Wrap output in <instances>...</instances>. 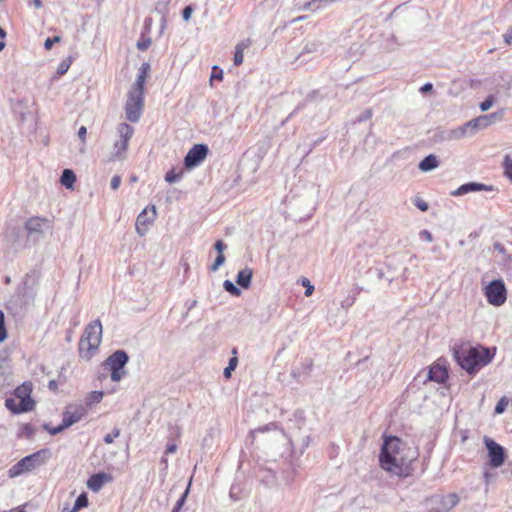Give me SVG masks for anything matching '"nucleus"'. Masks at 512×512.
<instances>
[{"mask_svg": "<svg viewBox=\"0 0 512 512\" xmlns=\"http://www.w3.org/2000/svg\"><path fill=\"white\" fill-rule=\"evenodd\" d=\"M418 458L416 449L397 436H384L379 454V466L386 472L409 477L414 470L413 462Z\"/></svg>", "mask_w": 512, "mask_h": 512, "instance_id": "nucleus-1", "label": "nucleus"}, {"mask_svg": "<svg viewBox=\"0 0 512 512\" xmlns=\"http://www.w3.org/2000/svg\"><path fill=\"white\" fill-rule=\"evenodd\" d=\"M453 356L463 370L473 375L493 360L495 350L492 351L482 345L462 343L453 348Z\"/></svg>", "mask_w": 512, "mask_h": 512, "instance_id": "nucleus-2", "label": "nucleus"}, {"mask_svg": "<svg viewBox=\"0 0 512 512\" xmlns=\"http://www.w3.org/2000/svg\"><path fill=\"white\" fill-rule=\"evenodd\" d=\"M102 340V324L99 319L90 322L79 340V355L90 360L97 352Z\"/></svg>", "mask_w": 512, "mask_h": 512, "instance_id": "nucleus-3", "label": "nucleus"}, {"mask_svg": "<svg viewBox=\"0 0 512 512\" xmlns=\"http://www.w3.org/2000/svg\"><path fill=\"white\" fill-rule=\"evenodd\" d=\"M33 385L27 381L15 388L13 397L5 400V407L13 414H21L34 410L35 401L31 397Z\"/></svg>", "mask_w": 512, "mask_h": 512, "instance_id": "nucleus-4", "label": "nucleus"}, {"mask_svg": "<svg viewBox=\"0 0 512 512\" xmlns=\"http://www.w3.org/2000/svg\"><path fill=\"white\" fill-rule=\"evenodd\" d=\"M51 452L49 449H40L37 452L30 454L16 464H14L8 471V475L11 478L17 477L23 473L31 472L41 465L45 464L50 458Z\"/></svg>", "mask_w": 512, "mask_h": 512, "instance_id": "nucleus-5", "label": "nucleus"}, {"mask_svg": "<svg viewBox=\"0 0 512 512\" xmlns=\"http://www.w3.org/2000/svg\"><path fill=\"white\" fill-rule=\"evenodd\" d=\"M145 105L144 90L130 87L124 105L126 119L132 123L140 120Z\"/></svg>", "mask_w": 512, "mask_h": 512, "instance_id": "nucleus-6", "label": "nucleus"}, {"mask_svg": "<svg viewBox=\"0 0 512 512\" xmlns=\"http://www.w3.org/2000/svg\"><path fill=\"white\" fill-rule=\"evenodd\" d=\"M128 362V355L123 350H118L110 355L104 362V366L111 371V380L120 381L126 374L124 367Z\"/></svg>", "mask_w": 512, "mask_h": 512, "instance_id": "nucleus-7", "label": "nucleus"}, {"mask_svg": "<svg viewBox=\"0 0 512 512\" xmlns=\"http://www.w3.org/2000/svg\"><path fill=\"white\" fill-rule=\"evenodd\" d=\"M484 295L487 302L495 307L502 306L507 300V289L501 279L491 281L484 288Z\"/></svg>", "mask_w": 512, "mask_h": 512, "instance_id": "nucleus-8", "label": "nucleus"}, {"mask_svg": "<svg viewBox=\"0 0 512 512\" xmlns=\"http://www.w3.org/2000/svg\"><path fill=\"white\" fill-rule=\"evenodd\" d=\"M117 133L120 140L114 144V156L117 159H123L128 150L129 141L134 134V128L127 123H120L117 126Z\"/></svg>", "mask_w": 512, "mask_h": 512, "instance_id": "nucleus-9", "label": "nucleus"}, {"mask_svg": "<svg viewBox=\"0 0 512 512\" xmlns=\"http://www.w3.org/2000/svg\"><path fill=\"white\" fill-rule=\"evenodd\" d=\"M449 378V371L445 359H438L432 363L428 371V380L438 384H444Z\"/></svg>", "mask_w": 512, "mask_h": 512, "instance_id": "nucleus-10", "label": "nucleus"}, {"mask_svg": "<svg viewBox=\"0 0 512 512\" xmlns=\"http://www.w3.org/2000/svg\"><path fill=\"white\" fill-rule=\"evenodd\" d=\"M208 147L205 144H195L184 159L186 168L198 166L207 157Z\"/></svg>", "mask_w": 512, "mask_h": 512, "instance_id": "nucleus-11", "label": "nucleus"}, {"mask_svg": "<svg viewBox=\"0 0 512 512\" xmlns=\"http://www.w3.org/2000/svg\"><path fill=\"white\" fill-rule=\"evenodd\" d=\"M156 208L154 205L146 207L137 217L136 231L143 236L147 233L149 226L155 221Z\"/></svg>", "mask_w": 512, "mask_h": 512, "instance_id": "nucleus-12", "label": "nucleus"}, {"mask_svg": "<svg viewBox=\"0 0 512 512\" xmlns=\"http://www.w3.org/2000/svg\"><path fill=\"white\" fill-rule=\"evenodd\" d=\"M485 445L488 449L490 465L495 468L502 466L505 461L504 448L492 439L485 440Z\"/></svg>", "mask_w": 512, "mask_h": 512, "instance_id": "nucleus-13", "label": "nucleus"}, {"mask_svg": "<svg viewBox=\"0 0 512 512\" xmlns=\"http://www.w3.org/2000/svg\"><path fill=\"white\" fill-rule=\"evenodd\" d=\"M87 414V409L83 405H69L63 413L64 426L67 428L80 421Z\"/></svg>", "mask_w": 512, "mask_h": 512, "instance_id": "nucleus-14", "label": "nucleus"}, {"mask_svg": "<svg viewBox=\"0 0 512 512\" xmlns=\"http://www.w3.org/2000/svg\"><path fill=\"white\" fill-rule=\"evenodd\" d=\"M459 496L456 493H450L446 496H441L438 499L437 507L435 508L436 512H449L451 511L458 503Z\"/></svg>", "mask_w": 512, "mask_h": 512, "instance_id": "nucleus-15", "label": "nucleus"}, {"mask_svg": "<svg viewBox=\"0 0 512 512\" xmlns=\"http://www.w3.org/2000/svg\"><path fill=\"white\" fill-rule=\"evenodd\" d=\"M112 476L106 473H96L89 477L87 487L93 492H98L104 484L111 482Z\"/></svg>", "mask_w": 512, "mask_h": 512, "instance_id": "nucleus-16", "label": "nucleus"}, {"mask_svg": "<svg viewBox=\"0 0 512 512\" xmlns=\"http://www.w3.org/2000/svg\"><path fill=\"white\" fill-rule=\"evenodd\" d=\"M49 220L45 217H31L25 223V229L29 234L42 233Z\"/></svg>", "mask_w": 512, "mask_h": 512, "instance_id": "nucleus-17", "label": "nucleus"}, {"mask_svg": "<svg viewBox=\"0 0 512 512\" xmlns=\"http://www.w3.org/2000/svg\"><path fill=\"white\" fill-rule=\"evenodd\" d=\"M150 70H151L150 64L147 62L143 63L139 68V72H138L136 81L131 87L137 88L140 90H144V86H145L147 78L149 77Z\"/></svg>", "mask_w": 512, "mask_h": 512, "instance_id": "nucleus-18", "label": "nucleus"}, {"mask_svg": "<svg viewBox=\"0 0 512 512\" xmlns=\"http://www.w3.org/2000/svg\"><path fill=\"white\" fill-rule=\"evenodd\" d=\"M251 45V40L246 39L238 43L235 47V53H234V65L240 66L243 63L244 60V50L248 48Z\"/></svg>", "mask_w": 512, "mask_h": 512, "instance_id": "nucleus-19", "label": "nucleus"}, {"mask_svg": "<svg viewBox=\"0 0 512 512\" xmlns=\"http://www.w3.org/2000/svg\"><path fill=\"white\" fill-rule=\"evenodd\" d=\"M485 189H486V186L484 184H481V183H467V184H464V185L460 186L456 191H453L452 195L458 196V195L466 194L468 192L482 191V190H485Z\"/></svg>", "mask_w": 512, "mask_h": 512, "instance_id": "nucleus-20", "label": "nucleus"}, {"mask_svg": "<svg viewBox=\"0 0 512 512\" xmlns=\"http://www.w3.org/2000/svg\"><path fill=\"white\" fill-rule=\"evenodd\" d=\"M253 272L250 268H244L238 272L236 282L243 288H248L251 284Z\"/></svg>", "mask_w": 512, "mask_h": 512, "instance_id": "nucleus-21", "label": "nucleus"}, {"mask_svg": "<svg viewBox=\"0 0 512 512\" xmlns=\"http://www.w3.org/2000/svg\"><path fill=\"white\" fill-rule=\"evenodd\" d=\"M495 114L490 115H483L478 118H475L471 121H469L466 126L472 127V128H478V127H487L492 123V119L495 118Z\"/></svg>", "mask_w": 512, "mask_h": 512, "instance_id": "nucleus-22", "label": "nucleus"}, {"mask_svg": "<svg viewBox=\"0 0 512 512\" xmlns=\"http://www.w3.org/2000/svg\"><path fill=\"white\" fill-rule=\"evenodd\" d=\"M60 182L63 186H65L68 189H72L75 182H76V175L75 173L70 169H65L62 173V176L60 178Z\"/></svg>", "mask_w": 512, "mask_h": 512, "instance_id": "nucleus-23", "label": "nucleus"}, {"mask_svg": "<svg viewBox=\"0 0 512 512\" xmlns=\"http://www.w3.org/2000/svg\"><path fill=\"white\" fill-rule=\"evenodd\" d=\"M439 162L434 155H428L425 157L419 164V168L422 171H430L436 167H438Z\"/></svg>", "mask_w": 512, "mask_h": 512, "instance_id": "nucleus-24", "label": "nucleus"}, {"mask_svg": "<svg viewBox=\"0 0 512 512\" xmlns=\"http://www.w3.org/2000/svg\"><path fill=\"white\" fill-rule=\"evenodd\" d=\"M88 503L89 502L86 493H82L76 499L73 508L71 510L65 508L63 509V512H78L80 509L87 507Z\"/></svg>", "mask_w": 512, "mask_h": 512, "instance_id": "nucleus-25", "label": "nucleus"}, {"mask_svg": "<svg viewBox=\"0 0 512 512\" xmlns=\"http://www.w3.org/2000/svg\"><path fill=\"white\" fill-rule=\"evenodd\" d=\"M35 433L34 427L30 423L22 424L19 427L17 437L30 439Z\"/></svg>", "mask_w": 512, "mask_h": 512, "instance_id": "nucleus-26", "label": "nucleus"}, {"mask_svg": "<svg viewBox=\"0 0 512 512\" xmlns=\"http://www.w3.org/2000/svg\"><path fill=\"white\" fill-rule=\"evenodd\" d=\"M71 64H72V57H67V58L63 59L57 67V75L63 76L64 74H66L67 71L69 70Z\"/></svg>", "mask_w": 512, "mask_h": 512, "instance_id": "nucleus-27", "label": "nucleus"}, {"mask_svg": "<svg viewBox=\"0 0 512 512\" xmlns=\"http://www.w3.org/2000/svg\"><path fill=\"white\" fill-rule=\"evenodd\" d=\"M504 174L512 180V158L509 155L504 157Z\"/></svg>", "mask_w": 512, "mask_h": 512, "instance_id": "nucleus-28", "label": "nucleus"}, {"mask_svg": "<svg viewBox=\"0 0 512 512\" xmlns=\"http://www.w3.org/2000/svg\"><path fill=\"white\" fill-rule=\"evenodd\" d=\"M7 339V330L5 327V316L2 310H0V342Z\"/></svg>", "mask_w": 512, "mask_h": 512, "instance_id": "nucleus-29", "label": "nucleus"}, {"mask_svg": "<svg viewBox=\"0 0 512 512\" xmlns=\"http://www.w3.org/2000/svg\"><path fill=\"white\" fill-rule=\"evenodd\" d=\"M508 404H509V399H508L507 397H505V396H504V397H502V398L498 401V403L496 404V406H495V413H496V414H502V413L506 410V408H507Z\"/></svg>", "mask_w": 512, "mask_h": 512, "instance_id": "nucleus-30", "label": "nucleus"}, {"mask_svg": "<svg viewBox=\"0 0 512 512\" xmlns=\"http://www.w3.org/2000/svg\"><path fill=\"white\" fill-rule=\"evenodd\" d=\"M223 79V71L218 66L212 67V73L210 77V82L212 83L214 80L222 81Z\"/></svg>", "mask_w": 512, "mask_h": 512, "instance_id": "nucleus-31", "label": "nucleus"}, {"mask_svg": "<svg viewBox=\"0 0 512 512\" xmlns=\"http://www.w3.org/2000/svg\"><path fill=\"white\" fill-rule=\"evenodd\" d=\"M120 435V429L119 428H114L112 433H109L107 435L104 436V442L106 444H111L113 443V441L118 438Z\"/></svg>", "mask_w": 512, "mask_h": 512, "instance_id": "nucleus-32", "label": "nucleus"}, {"mask_svg": "<svg viewBox=\"0 0 512 512\" xmlns=\"http://www.w3.org/2000/svg\"><path fill=\"white\" fill-rule=\"evenodd\" d=\"M224 288L226 291L231 293L232 295L239 296L240 290L229 280L224 282Z\"/></svg>", "mask_w": 512, "mask_h": 512, "instance_id": "nucleus-33", "label": "nucleus"}, {"mask_svg": "<svg viewBox=\"0 0 512 512\" xmlns=\"http://www.w3.org/2000/svg\"><path fill=\"white\" fill-rule=\"evenodd\" d=\"M413 203L418 209H420L423 212L427 211L429 208L428 203L420 197H416L413 200Z\"/></svg>", "mask_w": 512, "mask_h": 512, "instance_id": "nucleus-34", "label": "nucleus"}, {"mask_svg": "<svg viewBox=\"0 0 512 512\" xmlns=\"http://www.w3.org/2000/svg\"><path fill=\"white\" fill-rule=\"evenodd\" d=\"M59 42H61V37H60V36H54V37H52V38H47V39L45 40V42H44V48H45L46 50H51V49H52V47H53V45H54L55 43H59Z\"/></svg>", "mask_w": 512, "mask_h": 512, "instance_id": "nucleus-35", "label": "nucleus"}, {"mask_svg": "<svg viewBox=\"0 0 512 512\" xmlns=\"http://www.w3.org/2000/svg\"><path fill=\"white\" fill-rule=\"evenodd\" d=\"M302 285L306 288L305 296L309 297L313 294L314 286L310 283L309 279L303 278Z\"/></svg>", "mask_w": 512, "mask_h": 512, "instance_id": "nucleus-36", "label": "nucleus"}, {"mask_svg": "<svg viewBox=\"0 0 512 512\" xmlns=\"http://www.w3.org/2000/svg\"><path fill=\"white\" fill-rule=\"evenodd\" d=\"M224 261H225V256L223 254H221V255L218 254L214 263L211 266V270L212 271L218 270V268L224 263Z\"/></svg>", "mask_w": 512, "mask_h": 512, "instance_id": "nucleus-37", "label": "nucleus"}, {"mask_svg": "<svg viewBox=\"0 0 512 512\" xmlns=\"http://www.w3.org/2000/svg\"><path fill=\"white\" fill-rule=\"evenodd\" d=\"M151 45V39L150 38H146V39H141L140 41H138L137 43V48L141 51H145L147 50Z\"/></svg>", "mask_w": 512, "mask_h": 512, "instance_id": "nucleus-38", "label": "nucleus"}, {"mask_svg": "<svg viewBox=\"0 0 512 512\" xmlns=\"http://www.w3.org/2000/svg\"><path fill=\"white\" fill-rule=\"evenodd\" d=\"M179 177H180V174H176L174 172V170H171L166 173L165 180L169 183H174L175 181H177L179 179Z\"/></svg>", "mask_w": 512, "mask_h": 512, "instance_id": "nucleus-39", "label": "nucleus"}, {"mask_svg": "<svg viewBox=\"0 0 512 512\" xmlns=\"http://www.w3.org/2000/svg\"><path fill=\"white\" fill-rule=\"evenodd\" d=\"M232 354H233V357L229 360L228 366L231 369L235 370L236 367H237V364H238V357H237V349L236 348H234L232 350Z\"/></svg>", "mask_w": 512, "mask_h": 512, "instance_id": "nucleus-40", "label": "nucleus"}, {"mask_svg": "<svg viewBox=\"0 0 512 512\" xmlns=\"http://www.w3.org/2000/svg\"><path fill=\"white\" fill-rule=\"evenodd\" d=\"M493 102H494V99L492 96H489L485 101H483L481 104H480V108L482 111H487L488 109H490V107L493 105Z\"/></svg>", "mask_w": 512, "mask_h": 512, "instance_id": "nucleus-41", "label": "nucleus"}, {"mask_svg": "<svg viewBox=\"0 0 512 512\" xmlns=\"http://www.w3.org/2000/svg\"><path fill=\"white\" fill-rule=\"evenodd\" d=\"M193 12V8L189 5L186 6L182 11V17L185 21H188L191 17V14Z\"/></svg>", "mask_w": 512, "mask_h": 512, "instance_id": "nucleus-42", "label": "nucleus"}, {"mask_svg": "<svg viewBox=\"0 0 512 512\" xmlns=\"http://www.w3.org/2000/svg\"><path fill=\"white\" fill-rule=\"evenodd\" d=\"M120 184H121V177L118 175L113 176V178L111 179V188L113 190H116L119 188Z\"/></svg>", "mask_w": 512, "mask_h": 512, "instance_id": "nucleus-43", "label": "nucleus"}, {"mask_svg": "<svg viewBox=\"0 0 512 512\" xmlns=\"http://www.w3.org/2000/svg\"><path fill=\"white\" fill-rule=\"evenodd\" d=\"M103 398V392L94 391L91 394V402H100Z\"/></svg>", "mask_w": 512, "mask_h": 512, "instance_id": "nucleus-44", "label": "nucleus"}, {"mask_svg": "<svg viewBox=\"0 0 512 512\" xmlns=\"http://www.w3.org/2000/svg\"><path fill=\"white\" fill-rule=\"evenodd\" d=\"M86 134H87V129L85 126H81L78 130V137L81 139L82 142H85L86 140Z\"/></svg>", "mask_w": 512, "mask_h": 512, "instance_id": "nucleus-45", "label": "nucleus"}, {"mask_svg": "<svg viewBox=\"0 0 512 512\" xmlns=\"http://www.w3.org/2000/svg\"><path fill=\"white\" fill-rule=\"evenodd\" d=\"M214 247L218 251V254H220V255L223 254V251L225 249V244L223 243L222 240L216 241Z\"/></svg>", "mask_w": 512, "mask_h": 512, "instance_id": "nucleus-46", "label": "nucleus"}, {"mask_svg": "<svg viewBox=\"0 0 512 512\" xmlns=\"http://www.w3.org/2000/svg\"><path fill=\"white\" fill-rule=\"evenodd\" d=\"M504 41L506 44L511 45L512 44V28H510L507 33L503 35Z\"/></svg>", "mask_w": 512, "mask_h": 512, "instance_id": "nucleus-47", "label": "nucleus"}, {"mask_svg": "<svg viewBox=\"0 0 512 512\" xmlns=\"http://www.w3.org/2000/svg\"><path fill=\"white\" fill-rule=\"evenodd\" d=\"M65 428H67V427L64 426V423L62 422V424H60L59 426H57L53 429H50L49 432H50V434L55 435V434H58L61 431H63Z\"/></svg>", "mask_w": 512, "mask_h": 512, "instance_id": "nucleus-48", "label": "nucleus"}, {"mask_svg": "<svg viewBox=\"0 0 512 512\" xmlns=\"http://www.w3.org/2000/svg\"><path fill=\"white\" fill-rule=\"evenodd\" d=\"M177 450V446L175 444L168 445L166 448V454H173Z\"/></svg>", "mask_w": 512, "mask_h": 512, "instance_id": "nucleus-49", "label": "nucleus"}, {"mask_svg": "<svg viewBox=\"0 0 512 512\" xmlns=\"http://www.w3.org/2000/svg\"><path fill=\"white\" fill-rule=\"evenodd\" d=\"M184 499H185V495L180 500L177 501V503L174 507V512H178L181 509Z\"/></svg>", "mask_w": 512, "mask_h": 512, "instance_id": "nucleus-50", "label": "nucleus"}, {"mask_svg": "<svg viewBox=\"0 0 512 512\" xmlns=\"http://www.w3.org/2000/svg\"><path fill=\"white\" fill-rule=\"evenodd\" d=\"M232 371H234V370H233V369H231L229 366H227V367L224 369V372H223L224 377H225L226 379H229V378L231 377V373H232Z\"/></svg>", "mask_w": 512, "mask_h": 512, "instance_id": "nucleus-51", "label": "nucleus"}, {"mask_svg": "<svg viewBox=\"0 0 512 512\" xmlns=\"http://www.w3.org/2000/svg\"><path fill=\"white\" fill-rule=\"evenodd\" d=\"M431 89H432V84L431 83H426L425 85H423L421 87V91L422 92L430 91Z\"/></svg>", "mask_w": 512, "mask_h": 512, "instance_id": "nucleus-52", "label": "nucleus"}, {"mask_svg": "<svg viewBox=\"0 0 512 512\" xmlns=\"http://www.w3.org/2000/svg\"><path fill=\"white\" fill-rule=\"evenodd\" d=\"M10 512H26V511L22 507H17L16 509L11 510Z\"/></svg>", "mask_w": 512, "mask_h": 512, "instance_id": "nucleus-53", "label": "nucleus"}, {"mask_svg": "<svg viewBox=\"0 0 512 512\" xmlns=\"http://www.w3.org/2000/svg\"><path fill=\"white\" fill-rule=\"evenodd\" d=\"M34 4L37 8H40L42 6V2L40 0H34Z\"/></svg>", "mask_w": 512, "mask_h": 512, "instance_id": "nucleus-54", "label": "nucleus"}, {"mask_svg": "<svg viewBox=\"0 0 512 512\" xmlns=\"http://www.w3.org/2000/svg\"><path fill=\"white\" fill-rule=\"evenodd\" d=\"M5 34V31L0 27V37H4Z\"/></svg>", "mask_w": 512, "mask_h": 512, "instance_id": "nucleus-55", "label": "nucleus"}, {"mask_svg": "<svg viewBox=\"0 0 512 512\" xmlns=\"http://www.w3.org/2000/svg\"><path fill=\"white\" fill-rule=\"evenodd\" d=\"M5 44L3 42H0V51L4 48Z\"/></svg>", "mask_w": 512, "mask_h": 512, "instance_id": "nucleus-56", "label": "nucleus"}, {"mask_svg": "<svg viewBox=\"0 0 512 512\" xmlns=\"http://www.w3.org/2000/svg\"><path fill=\"white\" fill-rule=\"evenodd\" d=\"M131 180H132V181H137V177H136V176H133V177H131Z\"/></svg>", "mask_w": 512, "mask_h": 512, "instance_id": "nucleus-57", "label": "nucleus"}]
</instances>
